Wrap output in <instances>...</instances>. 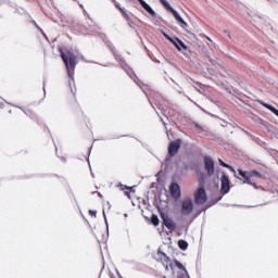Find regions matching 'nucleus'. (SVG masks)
<instances>
[{"mask_svg": "<svg viewBox=\"0 0 278 278\" xmlns=\"http://www.w3.org/2000/svg\"><path fill=\"white\" fill-rule=\"evenodd\" d=\"M61 58L68 71L72 73L75 71V66H77V56L73 54V52H61Z\"/></svg>", "mask_w": 278, "mask_h": 278, "instance_id": "obj_1", "label": "nucleus"}, {"mask_svg": "<svg viewBox=\"0 0 278 278\" xmlns=\"http://www.w3.org/2000/svg\"><path fill=\"white\" fill-rule=\"evenodd\" d=\"M199 181L201 187H199L193 194L194 203L195 205H204V203H207V193L205 192V188H203V178Z\"/></svg>", "mask_w": 278, "mask_h": 278, "instance_id": "obj_2", "label": "nucleus"}, {"mask_svg": "<svg viewBox=\"0 0 278 278\" xmlns=\"http://www.w3.org/2000/svg\"><path fill=\"white\" fill-rule=\"evenodd\" d=\"M160 3L163 4L165 10H168V12L173 13L175 20L179 22L180 27H188V24L184 21L181 15H179V13L173 9V7H170V3H168L166 0H160Z\"/></svg>", "mask_w": 278, "mask_h": 278, "instance_id": "obj_3", "label": "nucleus"}, {"mask_svg": "<svg viewBox=\"0 0 278 278\" xmlns=\"http://www.w3.org/2000/svg\"><path fill=\"white\" fill-rule=\"evenodd\" d=\"M194 210V203L192 199L187 198L181 202L180 213L181 216H190Z\"/></svg>", "mask_w": 278, "mask_h": 278, "instance_id": "obj_4", "label": "nucleus"}, {"mask_svg": "<svg viewBox=\"0 0 278 278\" xmlns=\"http://www.w3.org/2000/svg\"><path fill=\"white\" fill-rule=\"evenodd\" d=\"M112 3H114L115 8L121 12L122 16L125 18L129 27H134V21H131V17L129 16V13H127V10L125 8H122L116 0H111Z\"/></svg>", "mask_w": 278, "mask_h": 278, "instance_id": "obj_5", "label": "nucleus"}, {"mask_svg": "<svg viewBox=\"0 0 278 278\" xmlns=\"http://www.w3.org/2000/svg\"><path fill=\"white\" fill-rule=\"evenodd\" d=\"M179 149H181V139L172 141L168 146L169 157H175V155H177V153H179Z\"/></svg>", "mask_w": 278, "mask_h": 278, "instance_id": "obj_6", "label": "nucleus"}, {"mask_svg": "<svg viewBox=\"0 0 278 278\" xmlns=\"http://www.w3.org/2000/svg\"><path fill=\"white\" fill-rule=\"evenodd\" d=\"M156 262H160L161 264H163V266L165 267V270H168L170 265V257H168V255H166V253L159 251L156 253Z\"/></svg>", "mask_w": 278, "mask_h": 278, "instance_id": "obj_7", "label": "nucleus"}, {"mask_svg": "<svg viewBox=\"0 0 278 278\" xmlns=\"http://www.w3.org/2000/svg\"><path fill=\"white\" fill-rule=\"evenodd\" d=\"M169 192L175 201H179V199H181V188L179 187V184L172 182L169 186Z\"/></svg>", "mask_w": 278, "mask_h": 278, "instance_id": "obj_8", "label": "nucleus"}, {"mask_svg": "<svg viewBox=\"0 0 278 278\" xmlns=\"http://www.w3.org/2000/svg\"><path fill=\"white\" fill-rule=\"evenodd\" d=\"M204 168L208 175V177H212L214 175V160L210 156L204 157Z\"/></svg>", "mask_w": 278, "mask_h": 278, "instance_id": "obj_9", "label": "nucleus"}, {"mask_svg": "<svg viewBox=\"0 0 278 278\" xmlns=\"http://www.w3.org/2000/svg\"><path fill=\"white\" fill-rule=\"evenodd\" d=\"M220 181H222L220 192L223 194H228L229 190H231V187L229 186V176L224 174L222 176Z\"/></svg>", "mask_w": 278, "mask_h": 278, "instance_id": "obj_10", "label": "nucleus"}, {"mask_svg": "<svg viewBox=\"0 0 278 278\" xmlns=\"http://www.w3.org/2000/svg\"><path fill=\"white\" fill-rule=\"evenodd\" d=\"M238 173L241 178H239L243 184H248L249 186H255V184L251 180V176L249 172H244L242 169H238Z\"/></svg>", "mask_w": 278, "mask_h": 278, "instance_id": "obj_11", "label": "nucleus"}, {"mask_svg": "<svg viewBox=\"0 0 278 278\" xmlns=\"http://www.w3.org/2000/svg\"><path fill=\"white\" fill-rule=\"evenodd\" d=\"M162 219L164 226L166 229H169V231H175V229H177V224H175L172 218L162 215Z\"/></svg>", "mask_w": 278, "mask_h": 278, "instance_id": "obj_12", "label": "nucleus"}, {"mask_svg": "<svg viewBox=\"0 0 278 278\" xmlns=\"http://www.w3.org/2000/svg\"><path fill=\"white\" fill-rule=\"evenodd\" d=\"M138 2L146 10V12H148V14L152 15L153 17L157 16L153 8H151V5H149V3H147L144 0H138Z\"/></svg>", "mask_w": 278, "mask_h": 278, "instance_id": "obj_13", "label": "nucleus"}, {"mask_svg": "<svg viewBox=\"0 0 278 278\" xmlns=\"http://www.w3.org/2000/svg\"><path fill=\"white\" fill-rule=\"evenodd\" d=\"M164 37H165L167 40H169V42H172V43L176 47V49H178V51H181V48H179V46L177 45V41H176V40H174L173 38H170V36H168L166 33H164Z\"/></svg>", "mask_w": 278, "mask_h": 278, "instance_id": "obj_14", "label": "nucleus"}, {"mask_svg": "<svg viewBox=\"0 0 278 278\" xmlns=\"http://www.w3.org/2000/svg\"><path fill=\"white\" fill-rule=\"evenodd\" d=\"M178 247H179V249H181V251H186V249H188V241L179 240L178 241Z\"/></svg>", "mask_w": 278, "mask_h": 278, "instance_id": "obj_15", "label": "nucleus"}, {"mask_svg": "<svg viewBox=\"0 0 278 278\" xmlns=\"http://www.w3.org/2000/svg\"><path fill=\"white\" fill-rule=\"evenodd\" d=\"M176 45L179 47V49H188V47H186V43H184V41H181V39L179 38H175Z\"/></svg>", "mask_w": 278, "mask_h": 278, "instance_id": "obj_16", "label": "nucleus"}, {"mask_svg": "<svg viewBox=\"0 0 278 278\" xmlns=\"http://www.w3.org/2000/svg\"><path fill=\"white\" fill-rule=\"evenodd\" d=\"M249 175H250V179L252 177H257L258 179H262V174L257 170H251V172H249Z\"/></svg>", "mask_w": 278, "mask_h": 278, "instance_id": "obj_17", "label": "nucleus"}, {"mask_svg": "<svg viewBox=\"0 0 278 278\" xmlns=\"http://www.w3.org/2000/svg\"><path fill=\"white\" fill-rule=\"evenodd\" d=\"M151 223L152 225H154V227H157V225H160V218H157V215L151 216Z\"/></svg>", "mask_w": 278, "mask_h": 278, "instance_id": "obj_18", "label": "nucleus"}, {"mask_svg": "<svg viewBox=\"0 0 278 278\" xmlns=\"http://www.w3.org/2000/svg\"><path fill=\"white\" fill-rule=\"evenodd\" d=\"M174 264L179 268V270H186V267L184 266V264H181V262L175 260Z\"/></svg>", "mask_w": 278, "mask_h": 278, "instance_id": "obj_19", "label": "nucleus"}, {"mask_svg": "<svg viewBox=\"0 0 278 278\" xmlns=\"http://www.w3.org/2000/svg\"><path fill=\"white\" fill-rule=\"evenodd\" d=\"M218 162H219V165L223 166L224 168H231V166L229 164L223 162V160L219 159Z\"/></svg>", "mask_w": 278, "mask_h": 278, "instance_id": "obj_20", "label": "nucleus"}, {"mask_svg": "<svg viewBox=\"0 0 278 278\" xmlns=\"http://www.w3.org/2000/svg\"><path fill=\"white\" fill-rule=\"evenodd\" d=\"M124 194H125L126 197H129V194H131V188L126 187V190L124 191Z\"/></svg>", "mask_w": 278, "mask_h": 278, "instance_id": "obj_21", "label": "nucleus"}, {"mask_svg": "<svg viewBox=\"0 0 278 278\" xmlns=\"http://www.w3.org/2000/svg\"><path fill=\"white\" fill-rule=\"evenodd\" d=\"M90 216H97V211H89Z\"/></svg>", "mask_w": 278, "mask_h": 278, "instance_id": "obj_22", "label": "nucleus"}, {"mask_svg": "<svg viewBox=\"0 0 278 278\" xmlns=\"http://www.w3.org/2000/svg\"><path fill=\"white\" fill-rule=\"evenodd\" d=\"M71 92H72V94L75 97V94H76V92H77V89H76V88H74V89L72 88V89H71Z\"/></svg>", "mask_w": 278, "mask_h": 278, "instance_id": "obj_23", "label": "nucleus"}, {"mask_svg": "<svg viewBox=\"0 0 278 278\" xmlns=\"http://www.w3.org/2000/svg\"><path fill=\"white\" fill-rule=\"evenodd\" d=\"M230 169H232V173H236V169H233V168H230Z\"/></svg>", "mask_w": 278, "mask_h": 278, "instance_id": "obj_24", "label": "nucleus"}, {"mask_svg": "<svg viewBox=\"0 0 278 278\" xmlns=\"http://www.w3.org/2000/svg\"><path fill=\"white\" fill-rule=\"evenodd\" d=\"M230 169H232V173H236V169H233V168H230Z\"/></svg>", "mask_w": 278, "mask_h": 278, "instance_id": "obj_25", "label": "nucleus"}]
</instances>
